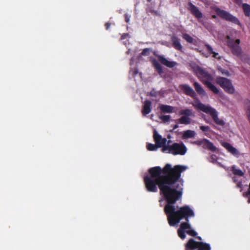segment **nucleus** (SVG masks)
Returning a JSON list of instances; mask_svg holds the SVG:
<instances>
[{
  "instance_id": "obj_1",
  "label": "nucleus",
  "mask_w": 250,
  "mask_h": 250,
  "mask_svg": "<svg viewBox=\"0 0 250 250\" xmlns=\"http://www.w3.org/2000/svg\"><path fill=\"white\" fill-rule=\"evenodd\" d=\"M186 168L185 166L180 165H176L172 167L170 164H167L162 169L159 166L150 168L148 170L150 176L146 175L144 178L147 191L156 192L158 191L157 186L158 187L160 194L167 203L164 211L170 226H175L182 219L189 221V218L195 216L193 210L189 206H177L176 208L174 206L182 198L183 188H179L178 185L175 187L173 185L179 180L181 173Z\"/></svg>"
},
{
  "instance_id": "obj_2",
  "label": "nucleus",
  "mask_w": 250,
  "mask_h": 250,
  "mask_svg": "<svg viewBox=\"0 0 250 250\" xmlns=\"http://www.w3.org/2000/svg\"><path fill=\"white\" fill-rule=\"evenodd\" d=\"M192 105L196 109L209 115L216 125L221 126H224L225 125V122L218 117V112L215 108L209 105L203 104L198 99L194 102Z\"/></svg>"
},
{
  "instance_id": "obj_3",
  "label": "nucleus",
  "mask_w": 250,
  "mask_h": 250,
  "mask_svg": "<svg viewBox=\"0 0 250 250\" xmlns=\"http://www.w3.org/2000/svg\"><path fill=\"white\" fill-rule=\"evenodd\" d=\"M195 70L198 77L203 79L202 82L210 91L214 94L218 95L220 97L223 98L224 96V93L222 92H220L219 89L210 82L213 80L211 75L199 66L195 68Z\"/></svg>"
},
{
  "instance_id": "obj_4",
  "label": "nucleus",
  "mask_w": 250,
  "mask_h": 250,
  "mask_svg": "<svg viewBox=\"0 0 250 250\" xmlns=\"http://www.w3.org/2000/svg\"><path fill=\"white\" fill-rule=\"evenodd\" d=\"M162 151L171 153L174 155H184L187 152V148L183 143H174L171 145L164 146L163 148H162Z\"/></svg>"
},
{
  "instance_id": "obj_5",
  "label": "nucleus",
  "mask_w": 250,
  "mask_h": 250,
  "mask_svg": "<svg viewBox=\"0 0 250 250\" xmlns=\"http://www.w3.org/2000/svg\"><path fill=\"white\" fill-rule=\"evenodd\" d=\"M215 83L219 85L224 90L229 93L232 94L235 92V88L231 80L223 77H216L215 80Z\"/></svg>"
},
{
  "instance_id": "obj_6",
  "label": "nucleus",
  "mask_w": 250,
  "mask_h": 250,
  "mask_svg": "<svg viewBox=\"0 0 250 250\" xmlns=\"http://www.w3.org/2000/svg\"><path fill=\"white\" fill-rule=\"evenodd\" d=\"M226 39L227 45L230 49L232 54L238 57H240L243 53L242 49L239 46L240 40L239 39L234 40L233 39L231 38L229 35L227 36Z\"/></svg>"
},
{
  "instance_id": "obj_7",
  "label": "nucleus",
  "mask_w": 250,
  "mask_h": 250,
  "mask_svg": "<svg viewBox=\"0 0 250 250\" xmlns=\"http://www.w3.org/2000/svg\"><path fill=\"white\" fill-rule=\"evenodd\" d=\"M186 250H210L209 244L203 242H197L190 238L185 245Z\"/></svg>"
},
{
  "instance_id": "obj_8",
  "label": "nucleus",
  "mask_w": 250,
  "mask_h": 250,
  "mask_svg": "<svg viewBox=\"0 0 250 250\" xmlns=\"http://www.w3.org/2000/svg\"><path fill=\"white\" fill-rule=\"evenodd\" d=\"M179 114L183 115L180 118L176 120L181 124L188 125L191 123V120L189 117L194 116V112L191 109H182L179 111Z\"/></svg>"
},
{
  "instance_id": "obj_9",
  "label": "nucleus",
  "mask_w": 250,
  "mask_h": 250,
  "mask_svg": "<svg viewBox=\"0 0 250 250\" xmlns=\"http://www.w3.org/2000/svg\"><path fill=\"white\" fill-rule=\"evenodd\" d=\"M216 12L219 17L228 21H231L232 23L238 25L240 24L239 20L236 17L231 15L226 11L218 9L216 10Z\"/></svg>"
},
{
  "instance_id": "obj_10",
  "label": "nucleus",
  "mask_w": 250,
  "mask_h": 250,
  "mask_svg": "<svg viewBox=\"0 0 250 250\" xmlns=\"http://www.w3.org/2000/svg\"><path fill=\"white\" fill-rule=\"evenodd\" d=\"M153 139L156 145L159 148L162 147L163 148L164 146H168L166 144L167 142V139L162 138L156 130H154L153 132Z\"/></svg>"
},
{
  "instance_id": "obj_11",
  "label": "nucleus",
  "mask_w": 250,
  "mask_h": 250,
  "mask_svg": "<svg viewBox=\"0 0 250 250\" xmlns=\"http://www.w3.org/2000/svg\"><path fill=\"white\" fill-rule=\"evenodd\" d=\"M187 9L190 13L197 19H201L203 17L202 12L198 9L195 5L191 2L188 3Z\"/></svg>"
},
{
  "instance_id": "obj_12",
  "label": "nucleus",
  "mask_w": 250,
  "mask_h": 250,
  "mask_svg": "<svg viewBox=\"0 0 250 250\" xmlns=\"http://www.w3.org/2000/svg\"><path fill=\"white\" fill-rule=\"evenodd\" d=\"M179 87L186 95L189 96L194 99L196 96V92L188 85L187 84H181Z\"/></svg>"
},
{
  "instance_id": "obj_13",
  "label": "nucleus",
  "mask_w": 250,
  "mask_h": 250,
  "mask_svg": "<svg viewBox=\"0 0 250 250\" xmlns=\"http://www.w3.org/2000/svg\"><path fill=\"white\" fill-rule=\"evenodd\" d=\"M179 87L186 95L189 96L194 99L196 96V92L188 85L187 84H181Z\"/></svg>"
},
{
  "instance_id": "obj_14",
  "label": "nucleus",
  "mask_w": 250,
  "mask_h": 250,
  "mask_svg": "<svg viewBox=\"0 0 250 250\" xmlns=\"http://www.w3.org/2000/svg\"><path fill=\"white\" fill-rule=\"evenodd\" d=\"M159 61L163 65L169 68H173L177 65V62L173 61H168L164 56H157Z\"/></svg>"
},
{
  "instance_id": "obj_15",
  "label": "nucleus",
  "mask_w": 250,
  "mask_h": 250,
  "mask_svg": "<svg viewBox=\"0 0 250 250\" xmlns=\"http://www.w3.org/2000/svg\"><path fill=\"white\" fill-rule=\"evenodd\" d=\"M170 42L172 43V47L176 50L182 51L183 46L180 42V39L176 36L172 35L170 38Z\"/></svg>"
},
{
  "instance_id": "obj_16",
  "label": "nucleus",
  "mask_w": 250,
  "mask_h": 250,
  "mask_svg": "<svg viewBox=\"0 0 250 250\" xmlns=\"http://www.w3.org/2000/svg\"><path fill=\"white\" fill-rule=\"evenodd\" d=\"M151 102L149 100H146L144 102L142 110V113L143 115H146L150 113L151 111Z\"/></svg>"
},
{
  "instance_id": "obj_17",
  "label": "nucleus",
  "mask_w": 250,
  "mask_h": 250,
  "mask_svg": "<svg viewBox=\"0 0 250 250\" xmlns=\"http://www.w3.org/2000/svg\"><path fill=\"white\" fill-rule=\"evenodd\" d=\"M222 146L224 147L229 152L231 153L233 155H237L239 154L238 150L232 146L228 142H223L221 143Z\"/></svg>"
},
{
  "instance_id": "obj_18",
  "label": "nucleus",
  "mask_w": 250,
  "mask_h": 250,
  "mask_svg": "<svg viewBox=\"0 0 250 250\" xmlns=\"http://www.w3.org/2000/svg\"><path fill=\"white\" fill-rule=\"evenodd\" d=\"M202 147L204 149H208L212 152L215 151L217 149L213 143L207 139H204V143Z\"/></svg>"
},
{
  "instance_id": "obj_19",
  "label": "nucleus",
  "mask_w": 250,
  "mask_h": 250,
  "mask_svg": "<svg viewBox=\"0 0 250 250\" xmlns=\"http://www.w3.org/2000/svg\"><path fill=\"white\" fill-rule=\"evenodd\" d=\"M174 107L167 105V104H160L159 105V109L162 113H171L173 112Z\"/></svg>"
},
{
  "instance_id": "obj_20",
  "label": "nucleus",
  "mask_w": 250,
  "mask_h": 250,
  "mask_svg": "<svg viewBox=\"0 0 250 250\" xmlns=\"http://www.w3.org/2000/svg\"><path fill=\"white\" fill-rule=\"evenodd\" d=\"M205 47L207 48V51H208L209 55L212 54V57L217 60H220L221 57L219 55L218 53L215 52L213 50V48L212 47L208 44H205Z\"/></svg>"
},
{
  "instance_id": "obj_21",
  "label": "nucleus",
  "mask_w": 250,
  "mask_h": 250,
  "mask_svg": "<svg viewBox=\"0 0 250 250\" xmlns=\"http://www.w3.org/2000/svg\"><path fill=\"white\" fill-rule=\"evenodd\" d=\"M152 63L157 72L159 75H161L163 73V68L160 63L155 59L152 61Z\"/></svg>"
},
{
  "instance_id": "obj_22",
  "label": "nucleus",
  "mask_w": 250,
  "mask_h": 250,
  "mask_svg": "<svg viewBox=\"0 0 250 250\" xmlns=\"http://www.w3.org/2000/svg\"><path fill=\"white\" fill-rule=\"evenodd\" d=\"M193 85L194 88L197 92V93L202 96H205L206 94V92L203 89V88L201 86V85L198 82H194L193 83Z\"/></svg>"
},
{
  "instance_id": "obj_23",
  "label": "nucleus",
  "mask_w": 250,
  "mask_h": 250,
  "mask_svg": "<svg viewBox=\"0 0 250 250\" xmlns=\"http://www.w3.org/2000/svg\"><path fill=\"white\" fill-rule=\"evenodd\" d=\"M195 135L196 132L194 131L191 130H187L184 131L182 138L183 139H188L194 137Z\"/></svg>"
},
{
  "instance_id": "obj_24",
  "label": "nucleus",
  "mask_w": 250,
  "mask_h": 250,
  "mask_svg": "<svg viewBox=\"0 0 250 250\" xmlns=\"http://www.w3.org/2000/svg\"><path fill=\"white\" fill-rule=\"evenodd\" d=\"M244 14L246 17L250 16V5L247 3L241 4Z\"/></svg>"
},
{
  "instance_id": "obj_25",
  "label": "nucleus",
  "mask_w": 250,
  "mask_h": 250,
  "mask_svg": "<svg viewBox=\"0 0 250 250\" xmlns=\"http://www.w3.org/2000/svg\"><path fill=\"white\" fill-rule=\"evenodd\" d=\"M231 170L233 174L239 176H243L244 172L240 169L237 168L235 166H232L231 167Z\"/></svg>"
},
{
  "instance_id": "obj_26",
  "label": "nucleus",
  "mask_w": 250,
  "mask_h": 250,
  "mask_svg": "<svg viewBox=\"0 0 250 250\" xmlns=\"http://www.w3.org/2000/svg\"><path fill=\"white\" fill-rule=\"evenodd\" d=\"M191 228V226L189 223V221H186L185 222H182L180 225L179 229L186 231L187 229H190Z\"/></svg>"
},
{
  "instance_id": "obj_27",
  "label": "nucleus",
  "mask_w": 250,
  "mask_h": 250,
  "mask_svg": "<svg viewBox=\"0 0 250 250\" xmlns=\"http://www.w3.org/2000/svg\"><path fill=\"white\" fill-rule=\"evenodd\" d=\"M183 39L186 40L188 42L192 43L193 42V38L187 33H184L182 35Z\"/></svg>"
},
{
  "instance_id": "obj_28",
  "label": "nucleus",
  "mask_w": 250,
  "mask_h": 250,
  "mask_svg": "<svg viewBox=\"0 0 250 250\" xmlns=\"http://www.w3.org/2000/svg\"><path fill=\"white\" fill-rule=\"evenodd\" d=\"M200 129L203 132H205V135L206 136L208 135L207 132H212V131L210 129L209 126L201 125L200 126Z\"/></svg>"
},
{
  "instance_id": "obj_29",
  "label": "nucleus",
  "mask_w": 250,
  "mask_h": 250,
  "mask_svg": "<svg viewBox=\"0 0 250 250\" xmlns=\"http://www.w3.org/2000/svg\"><path fill=\"white\" fill-rule=\"evenodd\" d=\"M186 231H184L183 230H182L181 229H180L179 228L178 229V230H177V233H178V236L181 239H185L186 237V234H185V232Z\"/></svg>"
},
{
  "instance_id": "obj_30",
  "label": "nucleus",
  "mask_w": 250,
  "mask_h": 250,
  "mask_svg": "<svg viewBox=\"0 0 250 250\" xmlns=\"http://www.w3.org/2000/svg\"><path fill=\"white\" fill-rule=\"evenodd\" d=\"M146 148L149 151H154V150H156L157 148H159V147H157L156 144L154 145V144L149 143V144H147Z\"/></svg>"
},
{
  "instance_id": "obj_31",
  "label": "nucleus",
  "mask_w": 250,
  "mask_h": 250,
  "mask_svg": "<svg viewBox=\"0 0 250 250\" xmlns=\"http://www.w3.org/2000/svg\"><path fill=\"white\" fill-rule=\"evenodd\" d=\"M170 115H162L160 117V119L164 123L168 122L170 119Z\"/></svg>"
},
{
  "instance_id": "obj_32",
  "label": "nucleus",
  "mask_w": 250,
  "mask_h": 250,
  "mask_svg": "<svg viewBox=\"0 0 250 250\" xmlns=\"http://www.w3.org/2000/svg\"><path fill=\"white\" fill-rule=\"evenodd\" d=\"M218 159L217 156L215 154H212L208 158V161L212 163H214L217 162Z\"/></svg>"
},
{
  "instance_id": "obj_33",
  "label": "nucleus",
  "mask_w": 250,
  "mask_h": 250,
  "mask_svg": "<svg viewBox=\"0 0 250 250\" xmlns=\"http://www.w3.org/2000/svg\"><path fill=\"white\" fill-rule=\"evenodd\" d=\"M186 232L188 234L194 237L196 236L197 234V232L193 229L188 230Z\"/></svg>"
},
{
  "instance_id": "obj_34",
  "label": "nucleus",
  "mask_w": 250,
  "mask_h": 250,
  "mask_svg": "<svg viewBox=\"0 0 250 250\" xmlns=\"http://www.w3.org/2000/svg\"><path fill=\"white\" fill-rule=\"evenodd\" d=\"M219 70L220 72L222 73V74L224 75L227 76H230V73L229 71L227 70L222 69L221 68L219 69Z\"/></svg>"
},
{
  "instance_id": "obj_35",
  "label": "nucleus",
  "mask_w": 250,
  "mask_h": 250,
  "mask_svg": "<svg viewBox=\"0 0 250 250\" xmlns=\"http://www.w3.org/2000/svg\"><path fill=\"white\" fill-rule=\"evenodd\" d=\"M149 48H145L141 52V55L143 56H147L149 54Z\"/></svg>"
},
{
  "instance_id": "obj_36",
  "label": "nucleus",
  "mask_w": 250,
  "mask_h": 250,
  "mask_svg": "<svg viewBox=\"0 0 250 250\" xmlns=\"http://www.w3.org/2000/svg\"><path fill=\"white\" fill-rule=\"evenodd\" d=\"M203 143H204V139L201 140H197V141H194V142H193V144H195L199 146H203Z\"/></svg>"
},
{
  "instance_id": "obj_37",
  "label": "nucleus",
  "mask_w": 250,
  "mask_h": 250,
  "mask_svg": "<svg viewBox=\"0 0 250 250\" xmlns=\"http://www.w3.org/2000/svg\"><path fill=\"white\" fill-rule=\"evenodd\" d=\"M149 95L151 97H156L157 96V92L153 89L150 92Z\"/></svg>"
},
{
  "instance_id": "obj_38",
  "label": "nucleus",
  "mask_w": 250,
  "mask_h": 250,
  "mask_svg": "<svg viewBox=\"0 0 250 250\" xmlns=\"http://www.w3.org/2000/svg\"><path fill=\"white\" fill-rule=\"evenodd\" d=\"M234 2L238 5L239 6H241L242 4L243 0H233Z\"/></svg>"
},
{
  "instance_id": "obj_39",
  "label": "nucleus",
  "mask_w": 250,
  "mask_h": 250,
  "mask_svg": "<svg viewBox=\"0 0 250 250\" xmlns=\"http://www.w3.org/2000/svg\"><path fill=\"white\" fill-rule=\"evenodd\" d=\"M129 18L130 17L128 16V15L127 14H125V21L126 22H128L129 21Z\"/></svg>"
},
{
  "instance_id": "obj_40",
  "label": "nucleus",
  "mask_w": 250,
  "mask_h": 250,
  "mask_svg": "<svg viewBox=\"0 0 250 250\" xmlns=\"http://www.w3.org/2000/svg\"><path fill=\"white\" fill-rule=\"evenodd\" d=\"M110 25H111V23L110 22H107L105 23L104 26L105 27L106 30H108Z\"/></svg>"
},
{
  "instance_id": "obj_41",
  "label": "nucleus",
  "mask_w": 250,
  "mask_h": 250,
  "mask_svg": "<svg viewBox=\"0 0 250 250\" xmlns=\"http://www.w3.org/2000/svg\"><path fill=\"white\" fill-rule=\"evenodd\" d=\"M242 186H243V185H242V182H238V183L237 184L236 187H237V188H241V191L242 190Z\"/></svg>"
},
{
  "instance_id": "obj_42",
  "label": "nucleus",
  "mask_w": 250,
  "mask_h": 250,
  "mask_svg": "<svg viewBox=\"0 0 250 250\" xmlns=\"http://www.w3.org/2000/svg\"><path fill=\"white\" fill-rule=\"evenodd\" d=\"M138 73V69L135 68L133 71L132 73V75L133 77L135 76Z\"/></svg>"
},
{
  "instance_id": "obj_43",
  "label": "nucleus",
  "mask_w": 250,
  "mask_h": 250,
  "mask_svg": "<svg viewBox=\"0 0 250 250\" xmlns=\"http://www.w3.org/2000/svg\"><path fill=\"white\" fill-rule=\"evenodd\" d=\"M178 127V125L177 124L174 125L173 126V129L172 130H170V132H172L173 130L177 128Z\"/></svg>"
},
{
  "instance_id": "obj_44",
  "label": "nucleus",
  "mask_w": 250,
  "mask_h": 250,
  "mask_svg": "<svg viewBox=\"0 0 250 250\" xmlns=\"http://www.w3.org/2000/svg\"><path fill=\"white\" fill-rule=\"evenodd\" d=\"M127 34H123V35L122 36V37H121V39L124 40V39H125L126 36H127Z\"/></svg>"
},
{
  "instance_id": "obj_45",
  "label": "nucleus",
  "mask_w": 250,
  "mask_h": 250,
  "mask_svg": "<svg viewBox=\"0 0 250 250\" xmlns=\"http://www.w3.org/2000/svg\"><path fill=\"white\" fill-rule=\"evenodd\" d=\"M204 120H205V121L206 123H208V124H211V123H210L208 120H206V119H205Z\"/></svg>"
},
{
  "instance_id": "obj_46",
  "label": "nucleus",
  "mask_w": 250,
  "mask_h": 250,
  "mask_svg": "<svg viewBox=\"0 0 250 250\" xmlns=\"http://www.w3.org/2000/svg\"><path fill=\"white\" fill-rule=\"evenodd\" d=\"M196 238L197 239H198L199 240H202V238L200 236H197Z\"/></svg>"
},
{
  "instance_id": "obj_47",
  "label": "nucleus",
  "mask_w": 250,
  "mask_h": 250,
  "mask_svg": "<svg viewBox=\"0 0 250 250\" xmlns=\"http://www.w3.org/2000/svg\"><path fill=\"white\" fill-rule=\"evenodd\" d=\"M171 142V140H168L167 141V145H170L169 144Z\"/></svg>"
},
{
  "instance_id": "obj_48",
  "label": "nucleus",
  "mask_w": 250,
  "mask_h": 250,
  "mask_svg": "<svg viewBox=\"0 0 250 250\" xmlns=\"http://www.w3.org/2000/svg\"><path fill=\"white\" fill-rule=\"evenodd\" d=\"M151 0H147L148 2H150Z\"/></svg>"
},
{
  "instance_id": "obj_49",
  "label": "nucleus",
  "mask_w": 250,
  "mask_h": 250,
  "mask_svg": "<svg viewBox=\"0 0 250 250\" xmlns=\"http://www.w3.org/2000/svg\"><path fill=\"white\" fill-rule=\"evenodd\" d=\"M213 127H214V128H216V126H215V125H213Z\"/></svg>"
},
{
  "instance_id": "obj_50",
  "label": "nucleus",
  "mask_w": 250,
  "mask_h": 250,
  "mask_svg": "<svg viewBox=\"0 0 250 250\" xmlns=\"http://www.w3.org/2000/svg\"><path fill=\"white\" fill-rule=\"evenodd\" d=\"M161 201H162V199L159 200V202H161Z\"/></svg>"
}]
</instances>
